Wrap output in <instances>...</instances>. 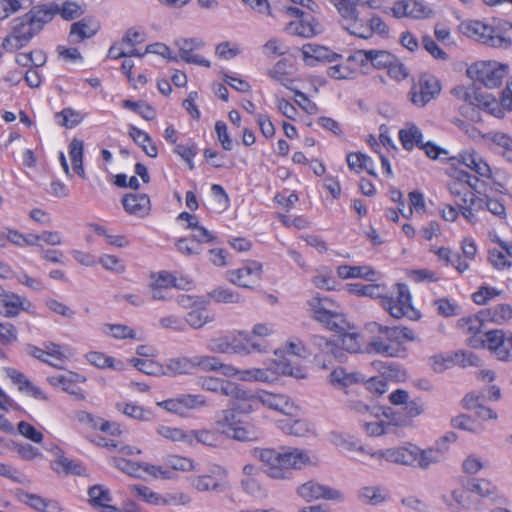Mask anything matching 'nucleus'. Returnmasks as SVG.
Here are the masks:
<instances>
[{
    "label": "nucleus",
    "instance_id": "nucleus-30",
    "mask_svg": "<svg viewBox=\"0 0 512 512\" xmlns=\"http://www.w3.org/2000/svg\"><path fill=\"white\" fill-rule=\"evenodd\" d=\"M0 306L2 307L1 313L5 317L11 318L16 317L23 310L29 311V307L32 305L17 294L7 293L0 298Z\"/></svg>",
    "mask_w": 512,
    "mask_h": 512
},
{
    "label": "nucleus",
    "instance_id": "nucleus-41",
    "mask_svg": "<svg viewBox=\"0 0 512 512\" xmlns=\"http://www.w3.org/2000/svg\"><path fill=\"white\" fill-rule=\"evenodd\" d=\"M376 271L371 266H349L340 265L337 267V275L341 279L351 278H364L369 281H373L376 276Z\"/></svg>",
    "mask_w": 512,
    "mask_h": 512
},
{
    "label": "nucleus",
    "instance_id": "nucleus-2",
    "mask_svg": "<svg viewBox=\"0 0 512 512\" xmlns=\"http://www.w3.org/2000/svg\"><path fill=\"white\" fill-rule=\"evenodd\" d=\"M508 74V66L496 61H479L467 69L468 77L487 88L499 87Z\"/></svg>",
    "mask_w": 512,
    "mask_h": 512
},
{
    "label": "nucleus",
    "instance_id": "nucleus-16",
    "mask_svg": "<svg viewBox=\"0 0 512 512\" xmlns=\"http://www.w3.org/2000/svg\"><path fill=\"white\" fill-rule=\"evenodd\" d=\"M327 302V298L321 299L315 297L310 300V306L313 310L314 318L325 324L331 331L343 330L345 321L342 315L330 311L326 307Z\"/></svg>",
    "mask_w": 512,
    "mask_h": 512
},
{
    "label": "nucleus",
    "instance_id": "nucleus-49",
    "mask_svg": "<svg viewBox=\"0 0 512 512\" xmlns=\"http://www.w3.org/2000/svg\"><path fill=\"white\" fill-rule=\"evenodd\" d=\"M117 409L124 415L139 421L148 422L153 418V413L149 409H145L133 403H119L117 404Z\"/></svg>",
    "mask_w": 512,
    "mask_h": 512
},
{
    "label": "nucleus",
    "instance_id": "nucleus-13",
    "mask_svg": "<svg viewBox=\"0 0 512 512\" xmlns=\"http://www.w3.org/2000/svg\"><path fill=\"white\" fill-rule=\"evenodd\" d=\"M198 385L206 391L220 393L230 397L233 400H241L244 395V389L238 384L213 376H201L198 379Z\"/></svg>",
    "mask_w": 512,
    "mask_h": 512
},
{
    "label": "nucleus",
    "instance_id": "nucleus-14",
    "mask_svg": "<svg viewBox=\"0 0 512 512\" xmlns=\"http://www.w3.org/2000/svg\"><path fill=\"white\" fill-rule=\"evenodd\" d=\"M395 18L427 19L433 16V10L418 0H399L391 7Z\"/></svg>",
    "mask_w": 512,
    "mask_h": 512
},
{
    "label": "nucleus",
    "instance_id": "nucleus-5",
    "mask_svg": "<svg viewBox=\"0 0 512 512\" xmlns=\"http://www.w3.org/2000/svg\"><path fill=\"white\" fill-rule=\"evenodd\" d=\"M263 265L256 260H247L237 269L227 271V280L239 287L254 289L262 280Z\"/></svg>",
    "mask_w": 512,
    "mask_h": 512
},
{
    "label": "nucleus",
    "instance_id": "nucleus-11",
    "mask_svg": "<svg viewBox=\"0 0 512 512\" xmlns=\"http://www.w3.org/2000/svg\"><path fill=\"white\" fill-rule=\"evenodd\" d=\"M227 475L228 472L224 467L214 465L207 474L192 476L188 481L197 492H218Z\"/></svg>",
    "mask_w": 512,
    "mask_h": 512
},
{
    "label": "nucleus",
    "instance_id": "nucleus-48",
    "mask_svg": "<svg viewBox=\"0 0 512 512\" xmlns=\"http://www.w3.org/2000/svg\"><path fill=\"white\" fill-rule=\"evenodd\" d=\"M86 359L91 365L101 369L111 368L114 370H122L124 366L122 361L115 360L101 352H89L86 355Z\"/></svg>",
    "mask_w": 512,
    "mask_h": 512
},
{
    "label": "nucleus",
    "instance_id": "nucleus-20",
    "mask_svg": "<svg viewBox=\"0 0 512 512\" xmlns=\"http://www.w3.org/2000/svg\"><path fill=\"white\" fill-rule=\"evenodd\" d=\"M348 59L358 61L362 65L370 62L376 69H384L394 61V55L386 50H357Z\"/></svg>",
    "mask_w": 512,
    "mask_h": 512
},
{
    "label": "nucleus",
    "instance_id": "nucleus-17",
    "mask_svg": "<svg viewBox=\"0 0 512 512\" xmlns=\"http://www.w3.org/2000/svg\"><path fill=\"white\" fill-rule=\"evenodd\" d=\"M178 47L179 57L189 64H195L209 68L211 63L201 55L195 53L204 46V42L199 38H180L175 41Z\"/></svg>",
    "mask_w": 512,
    "mask_h": 512
},
{
    "label": "nucleus",
    "instance_id": "nucleus-15",
    "mask_svg": "<svg viewBox=\"0 0 512 512\" xmlns=\"http://www.w3.org/2000/svg\"><path fill=\"white\" fill-rule=\"evenodd\" d=\"M485 195L477 192L466 190L461 198V202L457 204L460 214L470 224L475 225L479 221L478 213L484 211Z\"/></svg>",
    "mask_w": 512,
    "mask_h": 512
},
{
    "label": "nucleus",
    "instance_id": "nucleus-42",
    "mask_svg": "<svg viewBox=\"0 0 512 512\" xmlns=\"http://www.w3.org/2000/svg\"><path fill=\"white\" fill-rule=\"evenodd\" d=\"M89 501L91 505L100 512H107L108 507H114L110 504L112 501L110 491L101 485H95L88 490Z\"/></svg>",
    "mask_w": 512,
    "mask_h": 512
},
{
    "label": "nucleus",
    "instance_id": "nucleus-24",
    "mask_svg": "<svg viewBox=\"0 0 512 512\" xmlns=\"http://www.w3.org/2000/svg\"><path fill=\"white\" fill-rule=\"evenodd\" d=\"M7 375L12 382L17 385L19 391L33 397L37 400L46 401L48 398L46 394L34 383H32L23 373L20 371L9 368L7 369Z\"/></svg>",
    "mask_w": 512,
    "mask_h": 512
},
{
    "label": "nucleus",
    "instance_id": "nucleus-62",
    "mask_svg": "<svg viewBox=\"0 0 512 512\" xmlns=\"http://www.w3.org/2000/svg\"><path fill=\"white\" fill-rule=\"evenodd\" d=\"M241 488L242 490L256 498L266 497L267 491L264 488V486L260 483V481L257 479V477L254 478H242L241 479Z\"/></svg>",
    "mask_w": 512,
    "mask_h": 512
},
{
    "label": "nucleus",
    "instance_id": "nucleus-28",
    "mask_svg": "<svg viewBox=\"0 0 512 512\" xmlns=\"http://www.w3.org/2000/svg\"><path fill=\"white\" fill-rule=\"evenodd\" d=\"M330 2L340 14L345 30H347L348 26H352L359 20L357 7L363 0H330Z\"/></svg>",
    "mask_w": 512,
    "mask_h": 512
},
{
    "label": "nucleus",
    "instance_id": "nucleus-33",
    "mask_svg": "<svg viewBox=\"0 0 512 512\" xmlns=\"http://www.w3.org/2000/svg\"><path fill=\"white\" fill-rule=\"evenodd\" d=\"M123 206L129 214L145 217L150 211V199L146 194H128L123 199Z\"/></svg>",
    "mask_w": 512,
    "mask_h": 512
},
{
    "label": "nucleus",
    "instance_id": "nucleus-40",
    "mask_svg": "<svg viewBox=\"0 0 512 512\" xmlns=\"http://www.w3.org/2000/svg\"><path fill=\"white\" fill-rule=\"evenodd\" d=\"M195 371L194 357H176L169 359L165 364L166 375L191 374Z\"/></svg>",
    "mask_w": 512,
    "mask_h": 512
},
{
    "label": "nucleus",
    "instance_id": "nucleus-56",
    "mask_svg": "<svg viewBox=\"0 0 512 512\" xmlns=\"http://www.w3.org/2000/svg\"><path fill=\"white\" fill-rule=\"evenodd\" d=\"M341 345L343 349L350 353H364L365 344L362 343V337L359 333L349 332L341 335Z\"/></svg>",
    "mask_w": 512,
    "mask_h": 512
},
{
    "label": "nucleus",
    "instance_id": "nucleus-53",
    "mask_svg": "<svg viewBox=\"0 0 512 512\" xmlns=\"http://www.w3.org/2000/svg\"><path fill=\"white\" fill-rule=\"evenodd\" d=\"M55 118L59 125L71 129L82 122L83 115L72 108H64L55 114Z\"/></svg>",
    "mask_w": 512,
    "mask_h": 512
},
{
    "label": "nucleus",
    "instance_id": "nucleus-25",
    "mask_svg": "<svg viewBox=\"0 0 512 512\" xmlns=\"http://www.w3.org/2000/svg\"><path fill=\"white\" fill-rule=\"evenodd\" d=\"M347 31L359 38L368 39L376 33L386 32V25L380 17H372L368 23H364L360 18L352 26L347 27Z\"/></svg>",
    "mask_w": 512,
    "mask_h": 512
},
{
    "label": "nucleus",
    "instance_id": "nucleus-22",
    "mask_svg": "<svg viewBox=\"0 0 512 512\" xmlns=\"http://www.w3.org/2000/svg\"><path fill=\"white\" fill-rule=\"evenodd\" d=\"M29 18L32 26L35 28L36 32L39 34L44 26L51 22L54 16L57 14V5L56 4H41L32 7L27 13H25Z\"/></svg>",
    "mask_w": 512,
    "mask_h": 512
},
{
    "label": "nucleus",
    "instance_id": "nucleus-7",
    "mask_svg": "<svg viewBox=\"0 0 512 512\" xmlns=\"http://www.w3.org/2000/svg\"><path fill=\"white\" fill-rule=\"evenodd\" d=\"M460 30L467 37L492 47H501L507 43L504 37L495 34L492 26L478 20L462 22Z\"/></svg>",
    "mask_w": 512,
    "mask_h": 512
},
{
    "label": "nucleus",
    "instance_id": "nucleus-31",
    "mask_svg": "<svg viewBox=\"0 0 512 512\" xmlns=\"http://www.w3.org/2000/svg\"><path fill=\"white\" fill-rule=\"evenodd\" d=\"M233 354H250L252 351L262 352L261 344L247 332L239 331L230 336Z\"/></svg>",
    "mask_w": 512,
    "mask_h": 512
},
{
    "label": "nucleus",
    "instance_id": "nucleus-38",
    "mask_svg": "<svg viewBox=\"0 0 512 512\" xmlns=\"http://www.w3.org/2000/svg\"><path fill=\"white\" fill-rule=\"evenodd\" d=\"M221 432L210 429L190 430L189 447L202 444L209 447H217L221 441Z\"/></svg>",
    "mask_w": 512,
    "mask_h": 512
},
{
    "label": "nucleus",
    "instance_id": "nucleus-51",
    "mask_svg": "<svg viewBox=\"0 0 512 512\" xmlns=\"http://www.w3.org/2000/svg\"><path fill=\"white\" fill-rule=\"evenodd\" d=\"M208 296L217 303H241L243 301L237 292L224 286H218L212 289L208 293Z\"/></svg>",
    "mask_w": 512,
    "mask_h": 512
},
{
    "label": "nucleus",
    "instance_id": "nucleus-9",
    "mask_svg": "<svg viewBox=\"0 0 512 512\" xmlns=\"http://www.w3.org/2000/svg\"><path fill=\"white\" fill-rule=\"evenodd\" d=\"M417 446L406 443L402 446L391 447L369 453V456L376 460H385L405 466H414L416 461Z\"/></svg>",
    "mask_w": 512,
    "mask_h": 512
},
{
    "label": "nucleus",
    "instance_id": "nucleus-27",
    "mask_svg": "<svg viewBox=\"0 0 512 512\" xmlns=\"http://www.w3.org/2000/svg\"><path fill=\"white\" fill-rule=\"evenodd\" d=\"M268 75L271 79L284 86L285 88L295 91L294 83V67L287 60H279L269 71Z\"/></svg>",
    "mask_w": 512,
    "mask_h": 512
},
{
    "label": "nucleus",
    "instance_id": "nucleus-34",
    "mask_svg": "<svg viewBox=\"0 0 512 512\" xmlns=\"http://www.w3.org/2000/svg\"><path fill=\"white\" fill-rule=\"evenodd\" d=\"M480 105L492 115L498 118L503 117V109L508 111L512 109V81L507 83L502 92L500 106L495 98L484 101Z\"/></svg>",
    "mask_w": 512,
    "mask_h": 512
},
{
    "label": "nucleus",
    "instance_id": "nucleus-55",
    "mask_svg": "<svg viewBox=\"0 0 512 512\" xmlns=\"http://www.w3.org/2000/svg\"><path fill=\"white\" fill-rule=\"evenodd\" d=\"M15 62L22 67H41L46 62L45 54L40 50L30 51L27 53H18L15 56Z\"/></svg>",
    "mask_w": 512,
    "mask_h": 512
},
{
    "label": "nucleus",
    "instance_id": "nucleus-54",
    "mask_svg": "<svg viewBox=\"0 0 512 512\" xmlns=\"http://www.w3.org/2000/svg\"><path fill=\"white\" fill-rule=\"evenodd\" d=\"M260 431L251 424L239 423L230 433L238 441H255L260 438Z\"/></svg>",
    "mask_w": 512,
    "mask_h": 512
},
{
    "label": "nucleus",
    "instance_id": "nucleus-21",
    "mask_svg": "<svg viewBox=\"0 0 512 512\" xmlns=\"http://www.w3.org/2000/svg\"><path fill=\"white\" fill-rule=\"evenodd\" d=\"M457 161L480 177L488 179L492 177L491 167L485 159L474 150L461 152L457 157Z\"/></svg>",
    "mask_w": 512,
    "mask_h": 512
},
{
    "label": "nucleus",
    "instance_id": "nucleus-4",
    "mask_svg": "<svg viewBox=\"0 0 512 512\" xmlns=\"http://www.w3.org/2000/svg\"><path fill=\"white\" fill-rule=\"evenodd\" d=\"M37 34L29 18L24 14L11 21V31L3 39L2 47L8 52L19 50L28 45Z\"/></svg>",
    "mask_w": 512,
    "mask_h": 512
},
{
    "label": "nucleus",
    "instance_id": "nucleus-64",
    "mask_svg": "<svg viewBox=\"0 0 512 512\" xmlns=\"http://www.w3.org/2000/svg\"><path fill=\"white\" fill-rule=\"evenodd\" d=\"M492 141L501 149V155L512 163V138L503 133H495Z\"/></svg>",
    "mask_w": 512,
    "mask_h": 512
},
{
    "label": "nucleus",
    "instance_id": "nucleus-10",
    "mask_svg": "<svg viewBox=\"0 0 512 512\" xmlns=\"http://www.w3.org/2000/svg\"><path fill=\"white\" fill-rule=\"evenodd\" d=\"M441 91L437 78L431 75H423L415 83L410 92V99L413 104L424 107L432 99L436 98Z\"/></svg>",
    "mask_w": 512,
    "mask_h": 512
},
{
    "label": "nucleus",
    "instance_id": "nucleus-26",
    "mask_svg": "<svg viewBox=\"0 0 512 512\" xmlns=\"http://www.w3.org/2000/svg\"><path fill=\"white\" fill-rule=\"evenodd\" d=\"M283 463L286 475L290 476L291 469H302L305 466L315 464L314 458L306 450L298 448L283 450Z\"/></svg>",
    "mask_w": 512,
    "mask_h": 512
},
{
    "label": "nucleus",
    "instance_id": "nucleus-19",
    "mask_svg": "<svg viewBox=\"0 0 512 512\" xmlns=\"http://www.w3.org/2000/svg\"><path fill=\"white\" fill-rule=\"evenodd\" d=\"M15 495L19 502L28 505L38 512H64L61 505L55 500L45 499L40 495L21 489H18Z\"/></svg>",
    "mask_w": 512,
    "mask_h": 512
},
{
    "label": "nucleus",
    "instance_id": "nucleus-39",
    "mask_svg": "<svg viewBox=\"0 0 512 512\" xmlns=\"http://www.w3.org/2000/svg\"><path fill=\"white\" fill-rule=\"evenodd\" d=\"M291 34L304 38H310L320 33L321 27L314 19L309 21L296 20L291 21L285 28Z\"/></svg>",
    "mask_w": 512,
    "mask_h": 512
},
{
    "label": "nucleus",
    "instance_id": "nucleus-61",
    "mask_svg": "<svg viewBox=\"0 0 512 512\" xmlns=\"http://www.w3.org/2000/svg\"><path fill=\"white\" fill-rule=\"evenodd\" d=\"M7 239L8 242L18 246V247H26V246H36L38 245V238L36 234H22L17 230L8 229L7 230Z\"/></svg>",
    "mask_w": 512,
    "mask_h": 512
},
{
    "label": "nucleus",
    "instance_id": "nucleus-23",
    "mask_svg": "<svg viewBox=\"0 0 512 512\" xmlns=\"http://www.w3.org/2000/svg\"><path fill=\"white\" fill-rule=\"evenodd\" d=\"M301 52L303 61L309 66H315L318 62H333L340 57L330 49L316 44H305Z\"/></svg>",
    "mask_w": 512,
    "mask_h": 512
},
{
    "label": "nucleus",
    "instance_id": "nucleus-3",
    "mask_svg": "<svg viewBox=\"0 0 512 512\" xmlns=\"http://www.w3.org/2000/svg\"><path fill=\"white\" fill-rule=\"evenodd\" d=\"M381 306L394 318L408 317L416 319L419 317L412 306V297L407 285L396 284V295L387 296L383 293Z\"/></svg>",
    "mask_w": 512,
    "mask_h": 512
},
{
    "label": "nucleus",
    "instance_id": "nucleus-1",
    "mask_svg": "<svg viewBox=\"0 0 512 512\" xmlns=\"http://www.w3.org/2000/svg\"><path fill=\"white\" fill-rule=\"evenodd\" d=\"M240 402L242 404H238L237 409L245 414L257 411L260 406L291 416L298 411V407L287 395L266 390L252 393L244 389V395L241 396Z\"/></svg>",
    "mask_w": 512,
    "mask_h": 512
},
{
    "label": "nucleus",
    "instance_id": "nucleus-36",
    "mask_svg": "<svg viewBox=\"0 0 512 512\" xmlns=\"http://www.w3.org/2000/svg\"><path fill=\"white\" fill-rule=\"evenodd\" d=\"M155 432L163 440L172 443H183L189 446L190 430L166 424H158L155 427Z\"/></svg>",
    "mask_w": 512,
    "mask_h": 512
},
{
    "label": "nucleus",
    "instance_id": "nucleus-6",
    "mask_svg": "<svg viewBox=\"0 0 512 512\" xmlns=\"http://www.w3.org/2000/svg\"><path fill=\"white\" fill-rule=\"evenodd\" d=\"M252 456L261 462L263 472L272 479H288L284 466L283 452L272 448H254Z\"/></svg>",
    "mask_w": 512,
    "mask_h": 512
},
{
    "label": "nucleus",
    "instance_id": "nucleus-59",
    "mask_svg": "<svg viewBox=\"0 0 512 512\" xmlns=\"http://www.w3.org/2000/svg\"><path fill=\"white\" fill-rule=\"evenodd\" d=\"M113 464L117 469L129 476L136 478L143 477V463L133 462L125 458H114Z\"/></svg>",
    "mask_w": 512,
    "mask_h": 512
},
{
    "label": "nucleus",
    "instance_id": "nucleus-35",
    "mask_svg": "<svg viewBox=\"0 0 512 512\" xmlns=\"http://www.w3.org/2000/svg\"><path fill=\"white\" fill-rule=\"evenodd\" d=\"M232 409L222 410L216 418L215 424L217 429L225 435H230L231 431L241 422L237 415L236 411L242 413L239 409H237L238 404H242L239 400H234Z\"/></svg>",
    "mask_w": 512,
    "mask_h": 512
},
{
    "label": "nucleus",
    "instance_id": "nucleus-37",
    "mask_svg": "<svg viewBox=\"0 0 512 512\" xmlns=\"http://www.w3.org/2000/svg\"><path fill=\"white\" fill-rule=\"evenodd\" d=\"M399 140L405 150L411 151L414 147H421L423 134L414 123H406L399 131Z\"/></svg>",
    "mask_w": 512,
    "mask_h": 512
},
{
    "label": "nucleus",
    "instance_id": "nucleus-50",
    "mask_svg": "<svg viewBox=\"0 0 512 512\" xmlns=\"http://www.w3.org/2000/svg\"><path fill=\"white\" fill-rule=\"evenodd\" d=\"M358 498L360 501L370 505H377L384 502L387 498L385 491L377 486H367L359 490Z\"/></svg>",
    "mask_w": 512,
    "mask_h": 512
},
{
    "label": "nucleus",
    "instance_id": "nucleus-57",
    "mask_svg": "<svg viewBox=\"0 0 512 512\" xmlns=\"http://www.w3.org/2000/svg\"><path fill=\"white\" fill-rule=\"evenodd\" d=\"M52 468L58 473L64 472L66 474L82 475L85 472V468L80 463L66 457L57 459Z\"/></svg>",
    "mask_w": 512,
    "mask_h": 512
},
{
    "label": "nucleus",
    "instance_id": "nucleus-60",
    "mask_svg": "<svg viewBox=\"0 0 512 512\" xmlns=\"http://www.w3.org/2000/svg\"><path fill=\"white\" fill-rule=\"evenodd\" d=\"M78 379H80L79 375L69 373L68 375L50 376L47 380L53 386L60 387L64 391L71 394H76V391L74 390V384Z\"/></svg>",
    "mask_w": 512,
    "mask_h": 512
},
{
    "label": "nucleus",
    "instance_id": "nucleus-29",
    "mask_svg": "<svg viewBox=\"0 0 512 512\" xmlns=\"http://www.w3.org/2000/svg\"><path fill=\"white\" fill-rule=\"evenodd\" d=\"M364 380L365 376L361 373L356 371L348 372L343 367L333 369L328 378L329 383L337 389H344L351 385L363 382Z\"/></svg>",
    "mask_w": 512,
    "mask_h": 512
},
{
    "label": "nucleus",
    "instance_id": "nucleus-12",
    "mask_svg": "<svg viewBox=\"0 0 512 512\" xmlns=\"http://www.w3.org/2000/svg\"><path fill=\"white\" fill-rule=\"evenodd\" d=\"M297 494L305 501L310 502L319 499L341 502L344 495L340 490L310 480L297 488Z\"/></svg>",
    "mask_w": 512,
    "mask_h": 512
},
{
    "label": "nucleus",
    "instance_id": "nucleus-44",
    "mask_svg": "<svg viewBox=\"0 0 512 512\" xmlns=\"http://www.w3.org/2000/svg\"><path fill=\"white\" fill-rule=\"evenodd\" d=\"M278 427L288 435L297 437L306 436L311 432L309 423L305 420L297 419H283L278 421Z\"/></svg>",
    "mask_w": 512,
    "mask_h": 512
},
{
    "label": "nucleus",
    "instance_id": "nucleus-63",
    "mask_svg": "<svg viewBox=\"0 0 512 512\" xmlns=\"http://www.w3.org/2000/svg\"><path fill=\"white\" fill-rule=\"evenodd\" d=\"M503 295V291L495 287L481 286L479 289L472 294V300L477 305H486L491 299L500 297Z\"/></svg>",
    "mask_w": 512,
    "mask_h": 512
},
{
    "label": "nucleus",
    "instance_id": "nucleus-58",
    "mask_svg": "<svg viewBox=\"0 0 512 512\" xmlns=\"http://www.w3.org/2000/svg\"><path fill=\"white\" fill-rule=\"evenodd\" d=\"M463 402L466 408L475 410V413L479 418L483 420L497 419V414L493 410L478 403V397L467 395L463 399Z\"/></svg>",
    "mask_w": 512,
    "mask_h": 512
},
{
    "label": "nucleus",
    "instance_id": "nucleus-45",
    "mask_svg": "<svg viewBox=\"0 0 512 512\" xmlns=\"http://www.w3.org/2000/svg\"><path fill=\"white\" fill-rule=\"evenodd\" d=\"M164 464L167 469L171 471L180 472H192L197 471V465L193 459L180 456V455H169L164 459Z\"/></svg>",
    "mask_w": 512,
    "mask_h": 512
},
{
    "label": "nucleus",
    "instance_id": "nucleus-18",
    "mask_svg": "<svg viewBox=\"0 0 512 512\" xmlns=\"http://www.w3.org/2000/svg\"><path fill=\"white\" fill-rule=\"evenodd\" d=\"M371 333L375 335L365 344L364 353L387 357H397L399 355L400 348L397 347L395 340L389 339L388 333L377 331V329Z\"/></svg>",
    "mask_w": 512,
    "mask_h": 512
},
{
    "label": "nucleus",
    "instance_id": "nucleus-46",
    "mask_svg": "<svg viewBox=\"0 0 512 512\" xmlns=\"http://www.w3.org/2000/svg\"><path fill=\"white\" fill-rule=\"evenodd\" d=\"M331 442L345 452H357L363 455H369L370 452H373L372 450H367L363 446H358L352 437L342 433H332Z\"/></svg>",
    "mask_w": 512,
    "mask_h": 512
},
{
    "label": "nucleus",
    "instance_id": "nucleus-8",
    "mask_svg": "<svg viewBox=\"0 0 512 512\" xmlns=\"http://www.w3.org/2000/svg\"><path fill=\"white\" fill-rule=\"evenodd\" d=\"M157 404L168 412L184 417L192 410L206 407L207 399L201 394H181L175 398L158 402Z\"/></svg>",
    "mask_w": 512,
    "mask_h": 512
},
{
    "label": "nucleus",
    "instance_id": "nucleus-52",
    "mask_svg": "<svg viewBox=\"0 0 512 512\" xmlns=\"http://www.w3.org/2000/svg\"><path fill=\"white\" fill-rule=\"evenodd\" d=\"M347 290L355 295L369 296L371 298L379 299H382L383 293L385 292V288L379 284H348Z\"/></svg>",
    "mask_w": 512,
    "mask_h": 512
},
{
    "label": "nucleus",
    "instance_id": "nucleus-47",
    "mask_svg": "<svg viewBox=\"0 0 512 512\" xmlns=\"http://www.w3.org/2000/svg\"><path fill=\"white\" fill-rule=\"evenodd\" d=\"M444 453L436 448L420 449L417 446L415 465L422 469H427L431 464L439 463L443 460Z\"/></svg>",
    "mask_w": 512,
    "mask_h": 512
},
{
    "label": "nucleus",
    "instance_id": "nucleus-43",
    "mask_svg": "<svg viewBox=\"0 0 512 512\" xmlns=\"http://www.w3.org/2000/svg\"><path fill=\"white\" fill-rule=\"evenodd\" d=\"M129 136L137 143L145 154L151 158H155L158 155V149L151 137L143 130L138 129L135 126L129 127Z\"/></svg>",
    "mask_w": 512,
    "mask_h": 512
},
{
    "label": "nucleus",
    "instance_id": "nucleus-32",
    "mask_svg": "<svg viewBox=\"0 0 512 512\" xmlns=\"http://www.w3.org/2000/svg\"><path fill=\"white\" fill-rule=\"evenodd\" d=\"M367 329L369 330V332H375V329H377V331H383L388 333L389 339L395 340L397 347H399V345L405 341L415 340L414 332L407 327H389L376 322H372L367 325Z\"/></svg>",
    "mask_w": 512,
    "mask_h": 512
}]
</instances>
